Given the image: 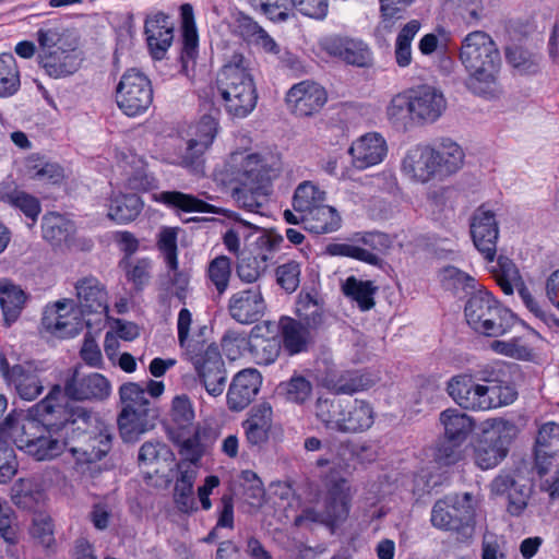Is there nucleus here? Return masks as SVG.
Listing matches in <instances>:
<instances>
[{"label":"nucleus","mask_w":559,"mask_h":559,"mask_svg":"<svg viewBox=\"0 0 559 559\" xmlns=\"http://www.w3.org/2000/svg\"><path fill=\"white\" fill-rule=\"evenodd\" d=\"M478 376L484 383H477L469 373L455 374L447 382V393L460 407L485 412L510 405L518 399L514 385L506 380L502 365H486Z\"/></svg>","instance_id":"f257e3e1"},{"label":"nucleus","mask_w":559,"mask_h":559,"mask_svg":"<svg viewBox=\"0 0 559 559\" xmlns=\"http://www.w3.org/2000/svg\"><path fill=\"white\" fill-rule=\"evenodd\" d=\"M459 60L468 74L466 86L471 92L488 98L498 94L501 55L488 33L473 31L465 35L461 41Z\"/></svg>","instance_id":"f03ea898"},{"label":"nucleus","mask_w":559,"mask_h":559,"mask_svg":"<svg viewBox=\"0 0 559 559\" xmlns=\"http://www.w3.org/2000/svg\"><path fill=\"white\" fill-rule=\"evenodd\" d=\"M227 173L239 182L235 188L236 201L246 210L255 212L262 206L263 199L269 194L270 185L281 173L277 158H262L259 154L237 152L229 156L226 164Z\"/></svg>","instance_id":"7ed1b4c3"},{"label":"nucleus","mask_w":559,"mask_h":559,"mask_svg":"<svg viewBox=\"0 0 559 559\" xmlns=\"http://www.w3.org/2000/svg\"><path fill=\"white\" fill-rule=\"evenodd\" d=\"M445 108L447 100L441 91L421 85L395 94L390 99L385 114L393 126L407 129L414 124L433 123Z\"/></svg>","instance_id":"20e7f679"},{"label":"nucleus","mask_w":559,"mask_h":559,"mask_svg":"<svg viewBox=\"0 0 559 559\" xmlns=\"http://www.w3.org/2000/svg\"><path fill=\"white\" fill-rule=\"evenodd\" d=\"M216 84L228 115L245 118L255 108L258 94L242 56H233L231 60L222 67Z\"/></svg>","instance_id":"39448f33"},{"label":"nucleus","mask_w":559,"mask_h":559,"mask_svg":"<svg viewBox=\"0 0 559 559\" xmlns=\"http://www.w3.org/2000/svg\"><path fill=\"white\" fill-rule=\"evenodd\" d=\"M62 399L61 386L55 385L48 395L35 405V412L43 417L44 423L23 413L10 414L5 418L4 429L8 430L10 438L20 450L29 455L31 445H34L41 433L46 431L47 419L68 414V406L61 403Z\"/></svg>","instance_id":"423d86ee"},{"label":"nucleus","mask_w":559,"mask_h":559,"mask_svg":"<svg viewBox=\"0 0 559 559\" xmlns=\"http://www.w3.org/2000/svg\"><path fill=\"white\" fill-rule=\"evenodd\" d=\"M476 508L477 499L469 492L447 495L432 506L431 525L452 533L459 542H468L475 533Z\"/></svg>","instance_id":"0eeeda50"},{"label":"nucleus","mask_w":559,"mask_h":559,"mask_svg":"<svg viewBox=\"0 0 559 559\" xmlns=\"http://www.w3.org/2000/svg\"><path fill=\"white\" fill-rule=\"evenodd\" d=\"M317 417L329 430L342 433H359L371 428L376 413L372 405L365 400L319 399Z\"/></svg>","instance_id":"6e6552de"},{"label":"nucleus","mask_w":559,"mask_h":559,"mask_svg":"<svg viewBox=\"0 0 559 559\" xmlns=\"http://www.w3.org/2000/svg\"><path fill=\"white\" fill-rule=\"evenodd\" d=\"M465 318L477 333L499 337L508 333L516 322V317L503 307L488 290L473 294L465 305Z\"/></svg>","instance_id":"1a4fd4ad"},{"label":"nucleus","mask_w":559,"mask_h":559,"mask_svg":"<svg viewBox=\"0 0 559 559\" xmlns=\"http://www.w3.org/2000/svg\"><path fill=\"white\" fill-rule=\"evenodd\" d=\"M352 499V487L346 478H328L322 498L323 509L318 511L314 508H306L296 518V524L302 525L304 522L309 521L334 527L345 522L348 518Z\"/></svg>","instance_id":"9d476101"},{"label":"nucleus","mask_w":559,"mask_h":559,"mask_svg":"<svg viewBox=\"0 0 559 559\" xmlns=\"http://www.w3.org/2000/svg\"><path fill=\"white\" fill-rule=\"evenodd\" d=\"M72 419H84V429H78L70 452L78 463H93L105 456L111 448V433L96 415L85 409L72 411Z\"/></svg>","instance_id":"9b49d317"},{"label":"nucleus","mask_w":559,"mask_h":559,"mask_svg":"<svg viewBox=\"0 0 559 559\" xmlns=\"http://www.w3.org/2000/svg\"><path fill=\"white\" fill-rule=\"evenodd\" d=\"M47 419L46 431L31 445V456L36 461H50L59 456L64 449H69L74 441L78 429H84V419H72V411L68 408L67 415L55 416Z\"/></svg>","instance_id":"f8f14e48"},{"label":"nucleus","mask_w":559,"mask_h":559,"mask_svg":"<svg viewBox=\"0 0 559 559\" xmlns=\"http://www.w3.org/2000/svg\"><path fill=\"white\" fill-rule=\"evenodd\" d=\"M516 433V426L509 420L495 418L490 429L484 432L474 450L475 464L481 469L496 467L508 454V448Z\"/></svg>","instance_id":"ddd939ff"},{"label":"nucleus","mask_w":559,"mask_h":559,"mask_svg":"<svg viewBox=\"0 0 559 559\" xmlns=\"http://www.w3.org/2000/svg\"><path fill=\"white\" fill-rule=\"evenodd\" d=\"M116 103L128 117L144 114L153 103V88L148 78L136 69L127 70L116 87Z\"/></svg>","instance_id":"4468645a"},{"label":"nucleus","mask_w":559,"mask_h":559,"mask_svg":"<svg viewBox=\"0 0 559 559\" xmlns=\"http://www.w3.org/2000/svg\"><path fill=\"white\" fill-rule=\"evenodd\" d=\"M187 357L206 392L213 397L222 395L227 374L218 346L214 343L207 344Z\"/></svg>","instance_id":"2eb2a0df"},{"label":"nucleus","mask_w":559,"mask_h":559,"mask_svg":"<svg viewBox=\"0 0 559 559\" xmlns=\"http://www.w3.org/2000/svg\"><path fill=\"white\" fill-rule=\"evenodd\" d=\"M559 451V425L556 423H546L539 430L536 438V469L540 477V489L548 492L549 498L555 500L559 498V472L550 474L543 464V460L551 457Z\"/></svg>","instance_id":"dca6fc26"},{"label":"nucleus","mask_w":559,"mask_h":559,"mask_svg":"<svg viewBox=\"0 0 559 559\" xmlns=\"http://www.w3.org/2000/svg\"><path fill=\"white\" fill-rule=\"evenodd\" d=\"M0 372L7 384L13 388L22 400L34 401L44 390L39 378L40 369L34 361L10 366L8 360L1 357Z\"/></svg>","instance_id":"f3484780"},{"label":"nucleus","mask_w":559,"mask_h":559,"mask_svg":"<svg viewBox=\"0 0 559 559\" xmlns=\"http://www.w3.org/2000/svg\"><path fill=\"white\" fill-rule=\"evenodd\" d=\"M41 326L45 331L59 338H70L82 330V322L75 304L72 299H62L52 305H47Z\"/></svg>","instance_id":"a211bd4d"},{"label":"nucleus","mask_w":559,"mask_h":559,"mask_svg":"<svg viewBox=\"0 0 559 559\" xmlns=\"http://www.w3.org/2000/svg\"><path fill=\"white\" fill-rule=\"evenodd\" d=\"M471 235L484 258L490 263L495 262L499 227L495 213L485 205L479 206L472 216Z\"/></svg>","instance_id":"6ab92c4d"},{"label":"nucleus","mask_w":559,"mask_h":559,"mask_svg":"<svg viewBox=\"0 0 559 559\" xmlns=\"http://www.w3.org/2000/svg\"><path fill=\"white\" fill-rule=\"evenodd\" d=\"M435 157L431 145H415L403 157L401 171L407 179L417 183H427L433 178H440Z\"/></svg>","instance_id":"aec40b11"},{"label":"nucleus","mask_w":559,"mask_h":559,"mask_svg":"<svg viewBox=\"0 0 559 559\" xmlns=\"http://www.w3.org/2000/svg\"><path fill=\"white\" fill-rule=\"evenodd\" d=\"M326 92L313 81L294 84L286 94V104L293 114L299 117L311 116L326 103Z\"/></svg>","instance_id":"412c9836"},{"label":"nucleus","mask_w":559,"mask_h":559,"mask_svg":"<svg viewBox=\"0 0 559 559\" xmlns=\"http://www.w3.org/2000/svg\"><path fill=\"white\" fill-rule=\"evenodd\" d=\"M227 308L235 321L251 324L264 316L266 305L260 286L255 285L234 293Z\"/></svg>","instance_id":"4be33fe9"},{"label":"nucleus","mask_w":559,"mask_h":559,"mask_svg":"<svg viewBox=\"0 0 559 559\" xmlns=\"http://www.w3.org/2000/svg\"><path fill=\"white\" fill-rule=\"evenodd\" d=\"M352 165L357 170H365L384 160L388 154L385 139L378 132H368L356 139L348 148Z\"/></svg>","instance_id":"5701e85b"},{"label":"nucleus","mask_w":559,"mask_h":559,"mask_svg":"<svg viewBox=\"0 0 559 559\" xmlns=\"http://www.w3.org/2000/svg\"><path fill=\"white\" fill-rule=\"evenodd\" d=\"M174 29L170 17L163 12H157L146 17L144 34L153 59L162 60L165 58L174 40Z\"/></svg>","instance_id":"b1692460"},{"label":"nucleus","mask_w":559,"mask_h":559,"mask_svg":"<svg viewBox=\"0 0 559 559\" xmlns=\"http://www.w3.org/2000/svg\"><path fill=\"white\" fill-rule=\"evenodd\" d=\"M262 384V377L255 369L239 371L233 379L227 392L228 408L235 412L245 409L257 396Z\"/></svg>","instance_id":"393cba45"},{"label":"nucleus","mask_w":559,"mask_h":559,"mask_svg":"<svg viewBox=\"0 0 559 559\" xmlns=\"http://www.w3.org/2000/svg\"><path fill=\"white\" fill-rule=\"evenodd\" d=\"M157 248L164 257L168 269V277L173 285L177 287L176 296L183 300L188 277L186 274L178 272L177 230L171 227L162 228L157 236Z\"/></svg>","instance_id":"a878e982"},{"label":"nucleus","mask_w":559,"mask_h":559,"mask_svg":"<svg viewBox=\"0 0 559 559\" xmlns=\"http://www.w3.org/2000/svg\"><path fill=\"white\" fill-rule=\"evenodd\" d=\"M110 383L100 373L94 372L85 377H72L67 381L62 395L69 399L83 400H104L110 394ZM64 397L61 400L63 404Z\"/></svg>","instance_id":"bb28decb"},{"label":"nucleus","mask_w":559,"mask_h":559,"mask_svg":"<svg viewBox=\"0 0 559 559\" xmlns=\"http://www.w3.org/2000/svg\"><path fill=\"white\" fill-rule=\"evenodd\" d=\"M75 292L81 313L108 312V295L105 286L94 276H86L75 284Z\"/></svg>","instance_id":"cd10ccee"},{"label":"nucleus","mask_w":559,"mask_h":559,"mask_svg":"<svg viewBox=\"0 0 559 559\" xmlns=\"http://www.w3.org/2000/svg\"><path fill=\"white\" fill-rule=\"evenodd\" d=\"M36 36L39 53H49L58 49H63L64 52L78 49L76 37L58 21L44 23Z\"/></svg>","instance_id":"c85d7f7f"},{"label":"nucleus","mask_w":559,"mask_h":559,"mask_svg":"<svg viewBox=\"0 0 559 559\" xmlns=\"http://www.w3.org/2000/svg\"><path fill=\"white\" fill-rule=\"evenodd\" d=\"M154 411L122 409L118 417L119 432L123 441L134 442L154 427Z\"/></svg>","instance_id":"c756f323"},{"label":"nucleus","mask_w":559,"mask_h":559,"mask_svg":"<svg viewBox=\"0 0 559 559\" xmlns=\"http://www.w3.org/2000/svg\"><path fill=\"white\" fill-rule=\"evenodd\" d=\"M439 420L443 426L444 438L454 447L465 442L475 428L474 419L456 408L441 412Z\"/></svg>","instance_id":"7c9ffc66"},{"label":"nucleus","mask_w":559,"mask_h":559,"mask_svg":"<svg viewBox=\"0 0 559 559\" xmlns=\"http://www.w3.org/2000/svg\"><path fill=\"white\" fill-rule=\"evenodd\" d=\"M177 467L179 475L175 483L174 499L181 512L189 513L197 510L193 486L198 469L186 462H179Z\"/></svg>","instance_id":"2f4dec72"},{"label":"nucleus","mask_w":559,"mask_h":559,"mask_svg":"<svg viewBox=\"0 0 559 559\" xmlns=\"http://www.w3.org/2000/svg\"><path fill=\"white\" fill-rule=\"evenodd\" d=\"M38 62L45 72L51 78H62L74 73L81 62L76 50L64 52L63 49L49 53H38Z\"/></svg>","instance_id":"473e14b6"},{"label":"nucleus","mask_w":559,"mask_h":559,"mask_svg":"<svg viewBox=\"0 0 559 559\" xmlns=\"http://www.w3.org/2000/svg\"><path fill=\"white\" fill-rule=\"evenodd\" d=\"M155 200L169 209L186 213H221V210L215 205L206 203L192 194L180 191H162L155 195Z\"/></svg>","instance_id":"72a5a7b5"},{"label":"nucleus","mask_w":559,"mask_h":559,"mask_svg":"<svg viewBox=\"0 0 559 559\" xmlns=\"http://www.w3.org/2000/svg\"><path fill=\"white\" fill-rule=\"evenodd\" d=\"M436 154L435 164L438 167L440 178L449 177L459 171L463 164L465 154L462 147L450 139H442L432 146Z\"/></svg>","instance_id":"f704fd0d"},{"label":"nucleus","mask_w":559,"mask_h":559,"mask_svg":"<svg viewBox=\"0 0 559 559\" xmlns=\"http://www.w3.org/2000/svg\"><path fill=\"white\" fill-rule=\"evenodd\" d=\"M107 206L108 218L117 224H127L138 217L143 203L136 193L112 192Z\"/></svg>","instance_id":"c9c22d12"},{"label":"nucleus","mask_w":559,"mask_h":559,"mask_svg":"<svg viewBox=\"0 0 559 559\" xmlns=\"http://www.w3.org/2000/svg\"><path fill=\"white\" fill-rule=\"evenodd\" d=\"M300 219L305 229L316 235L336 231L342 222L337 211L325 204L310 211L308 214L300 215Z\"/></svg>","instance_id":"e433bc0d"},{"label":"nucleus","mask_w":559,"mask_h":559,"mask_svg":"<svg viewBox=\"0 0 559 559\" xmlns=\"http://www.w3.org/2000/svg\"><path fill=\"white\" fill-rule=\"evenodd\" d=\"M181 16V37H182V49H181V61L185 66L188 62L193 61L198 56L199 48V35L194 22L193 8L189 3H185L180 7Z\"/></svg>","instance_id":"4c0bfd02"},{"label":"nucleus","mask_w":559,"mask_h":559,"mask_svg":"<svg viewBox=\"0 0 559 559\" xmlns=\"http://www.w3.org/2000/svg\"><path fill=\"white\" fill-rule=\"evenodd\" d=\"M490 272L506 295H512L515 289L524 285L518 266L508 257L500 255L496 264L490 267Z\"/></svg>","instance_id":"58836bf2"},{"label":"nucleus","mask_w":559,"mask_h":559,"mask_svg":"<svg viewBox=\"0 0 559 559\" xmlns=\"http://www.w3.org/2000/svg\"><path fill=\"white\" fill-rule=\"evenodd\" d=\"M313 385L306 377L294 373L288 380L280 382L276 388L278 396L289 403L305 405L312 397Z\"/></svg>","instance_id":"ea45409f"},{"label":"nucleus","mask_w":559,"mask_h":559,"mask_svg":"<svg viewBox=\"0 0 559 559\" xmlns=\"http://www.w3.org/2000/svg\"><path fill=\"white\" fill-rule=\"evenodd\" d=\"M118 167L124 177V183L132 190H146L151 185L146 174V164L136 154H129L123 157Z\"/></svg>","instance_id":"a19ab883"},{"label":"nucleus","mask_w":559,"mask_h":559,"mask_svg":"<svg viewBox=\"0 0 559 559\" xmlns=\"http://www.w3.org/2000/svg\"><path fill=\"white\" fill-rule=\"evenodd\" d=\"M326 192L311 181L299 183L293 197V207L300 215L308 214L323 205Z\"/></svg>","instance_id":"79ce46f5"},{"label":"nucleus","mask_w":559,"mask_h":559,"mask_svg":"<svg viewBox=\"0 0 559 559\" xmlns=\"http://www.w3.org/2000/svg\"><path fill=\"white\" fill-rule=\"evenodd\" d=\"M415 0H379L380 21L376 31L382 35L392 33L396 24L405 17L406 8Z\"/></svg>","instance_id":"37998d69"},{"label":"nucleus","mask_w":559,"mask_h":559,"mask_svg":"<svg viewBox=\"0 0 559 559\" xmlns=\"http://www.w3.org/2000/svg\"><path fill=\"white\" fill-rule=\"evenodd\" d=\"M374 379L368 373L345 371L328 380V388L336 394H354L372 386Z\"/></svg>","instance_id":"c03bdc74"},{"label":"nucleus","mask_w":559,"mask_h":559,"mask_svg":"<svg viewBox=\"0 0 559 559\" xmlns=\"http://www.w3.org/2000/svg\"><path fill=\"white\" fill-rule=\"evenodd\" d=\"M377 289L371 281L358 280L355 276L347 277L342 286L343 294L355 301L362 311L373 308Z\"/></svg>","instance_id":"a18cd8bd"},{"label":"nucleus","mask_w":559,"mask_h":559,"mask_svg":"<svg viewBox=\"0 0 559 559\" xmlns=\"http://www.w3.org/2000/svg\"><path fill=\"white\" fill-rule=\"evenodd\" d=\"M25 300L26 295L20 287L12 284L0 286V305L7 325L17 320Z\"/></svg>","instance_id":"49530a36"},{"label":"nucleus","mask_w":559,"mask_h":559,"mask_svg":"<svg viewBox=\"0 0 559 559\" xmlns=\"http://www.w3.org/2000/svg\"><path fill=\"white\" fill-rule=\"evenodd\" d=\"M41 228L44 238L53 245L67 241L74 233L73 223L58 213L44 215Z\"/></svg>","instance_id":"de8ad7c7"},{"label":"nucleus","mask_w":559,"mask_h":559,"mask_svg":"<svg viewBox=\"0 0 559 559\" xmlns=\"http://www.w3.org/2000/svg\"><path fill=\"white\" fill-rule=\"evenodd\" d=\"M21 86L20 70L14 56L0 53V97L14 95Z\"/></svg>","instance_id":"09e8293b"},{"label":"nucleus","mask_w":559,"mask_h":559,"mask_svg":"<svg viewBox=\"0 0 559 559\" xmlns=\"http://www.w3.org/2000/svg\"><path fill=\"white\" fill-rule=\"evenodd\" d=\"M421 24L418 20H411L399 32L395 39L394 56L399 67H408L412 62V41L419 32Z\"/></svg>","instance_id":"8fccbe9b"},{"label":"nucleus","mask_w":559,"mask_h":559,"mask_svg":"<svg viewBox=\"0 0 559 559\" xmlns=\"http://www.w3.org/2000/svg\"><path fill=\"white\" fill-rule=\"evenodd\" d=\"M442 10L471 25L480 20L484 5L481 0H444Z\"/></svg>","instance_id":"3c124183"},{"label":"nucleus","mask_w":559,"mask_h":559,"mask_svg":"<svg viewBox=\"0 0 559 559\" xmlns=\"http://www.w3.org/2000/svg\"><path fill=\"white\" fill-rule=\"evenodd\" d=\"M174 442L178 445V452L181 456L180 462H186L191 466H195L205 453V445L201 440L199 429H195L189 437H183L182 433H177L173 437Z\"/></svg>","instance_id":"603ef678"},{"label":"nucleus","mask_w":559,"mask_h":559,"mask_svg":"<svg viewBox=\"0 0 559 559\" xmlns=\"http://www.w3.org/2000/svg\"><path fill=\"white\" fill-rule=\"evenodd\" d=\"M283 344L290 354H298L306 348L308 328L294 319L287 318L281 322Z\"/></svg>","instance_id":"864d4df0"},{"label":"nucleus","mask_w":559,"mask_h":559,"mask_svg":"<svg viewBox=\"0 0 559 559\" xmlns=\"http://www.w3.org/2000/svg\"><path fill=\"white\" fill-rule=\"evenodd\" d=\"M218 111L214 114L203 115L197 122L189 126L187 134L189 139H195L201 146H212L216 135L218 134Z\"/></svg>","instance_id":"5fc2aeb1"},{"label":"nucleus","mask_w":559,"mask_h":559,"mask_svg":"<svg viewBox=\"0 0 559 559\" xmlns=\"http://www.w3.org/2000/svg\"><path fill=\"white\" fill-rule=\"evenodd\" d=\"M489 347L496 354L519 360H530L533 356V347L524 336H515L509 341L496 340Z\"/></svg>","instance_id":"6e6d98bb"},{"label":"nucleus","mask_w":559,"mask_h":559,"mask_svg":"<svg viewBox=\"0 0 559 559\" xmlns=\"http://www.w3.org/2000/svg\"><path fill=\"white\" fill-rule=\"evenodd\" d=\"M231 275V261L226 255H218L210 261L206 269V277L222 296L228 288Z\"/></svg>","instance_id":"4d7b16f0"},{"label":"nucleus","mask_w":559,"mask_h":559,"mask_svg":"<svg viewBox=\"0 0 559 559\" xmlns=\"http://www.w3.org/2000/svg\"><path fill=\"white\" fill-rule=\"evenodd\" d=\"M234 498L231 495L225 493L221 498L219 506L217 508V522L215 526L212 528V531L207 534V536L203 538V542L214 543L216 539L221 537V528L234 530Z\"/></svg>","instance_id":"13d9d810"},{"label":"nucleus","mask_w":559,"mask_h":559,"mask_svg":"<svg viewBox=\"0 0 559 559\" xmlns=\"http://www.w3.org/2000/svg\"><path fill=\"white\" fill-rule=\"evenodd\" d=\"M209 146L202 145L195 139L187 140L186 148L178 155L177 164L193 173L203 170L205 158L204 155L209 151Z\"/></svg>","instance_id":"bf43d9fd"},{"label":"nucleus","mask_w":559,"mask_h":559,"mask_svg":"<svg viewBox=\"0 0 559 559\" xmlns=\"http://www.w3.org/2000/svg\"><path fill=\"white\" fill-rule=\"evenodd\" d=\"M281 352L280 342L272 338L255 337L250 343V353L252 359L258 365H271L273 364Z\"/></svg>","instance_id":"052dcab7"},{"label":"nucleus","mask_w":559,"mask_h":559,"mask_svg":"<svg viewBox=\"0 0 559 559\" xmlns=\"http://www.w3.org/2000/svg\"><path fill=\"white\" fill-rule=\"evenodd\" d=\"M296 313L308 329H316L323 321V310L310 294L299 296Z\"/></svg>","instance_id":"680f3d73"},{"label":"nucleus","mask_w":559,"mask_h":559,"mask_svg":"<svg viewBox=\"0 0 559 559\" xmlns=\"http://www.w3.org/2000/svg\"><path fill=\"white\" fill-rule=\"evenodd\" d=\"M26 167L29 178L35 180L55 185L63 179V169L56 163L29 158Z\"/></svg>","instance_id":"e2e57ef3"},{"label":"nucleus","mask_w":559,"mask_h":559,"mask_svg":"<svg viewBox=\"0 0 559 559\" xmlns=\"http://www.w3.org/2000/svg\"><path fill=\"white\" fill-rule=\"evenodd\" d=\"M120 265L126 270L128 280L136 288H142L148 283L152 269V261L148 258H123Z\"/></svg>","instance_id":"0e129e2a"},{"label":"nucleus","mask_w":559,"mask_h":559,"mask_svg":"<svg viewBox=\"0 0 559 559\" xmlns=\"http://www.w3.org/2000/svg\"><path fill=\"white\" fill-rule=\"evenodd\" d=\"M250 7L260 11L270 21L283 23L289 19L288 0H246Z\"/></svg>","instance_id":"69168bd1"},{"label":"nucleus","mask_w":559,"mask_h":559,"mask_svg":"<svg viewBox=\"0 0 559 559\" xmlns=\"http://www.w3.org/2000/svg\"><path fill=\"white\" fill-rule=\"evenodd\" d=\"M120 400L123 404L122 409H141L152 411L150 408V400L146 396V390L140 384L128 382L120 386Z\"/></svg>","instance_id":"338daca9"},{"label":"nucleus","mask_w":559,"mask_h":559,"mask_svg":"<svg viewBox=\"0 0 559 559\" xmlns=\"http://www.w3.org/2000/svg\"><path fill=\"white\" fill-rule=\"evenodd\" d=\"M440 281L445 289L455 294L461 290L474 288L475 283L474 277L452 265L445 266L441 270Z\"/></svg>","instance_id":"774afa93"}]
</instances>
